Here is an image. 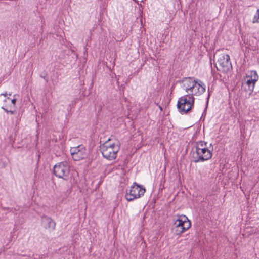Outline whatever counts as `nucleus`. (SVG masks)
I'll return each instance as SVG.
<instances>
[{"instance_id":"obj_1","label":"nucleus","mask_w":259,"mask_h":259,"mask_svg":"<svg viewBox=\"0 0 259 259\" xmlns=\"http://www.w3.org/2000/svg\"><path fill=\"white\" fill-rule=\"evenodd\" d=\"M181 88L186 93V95L198 96L205 91V85L200 80L192 77H185L179 81Z\"/></svg>"},{"instance_id":"obj_2","label":"nucleus","mask_w":259,"mask_h":259,"mask_svg":"<svg viewBox=\"0 0 259 259\" xmlns=\"http://www.w3.org/2000/svg\"><path fill=\"white\" fill-rule=\"evenodd\" d=\"M119 150V142L118 141L112 142L110 139L100 146V151L103 157L108 160H114Z\"/></svg>"},{"instance_id":"obj_3","label":"nucleus","mask_w":259,"mask_h":259,"mask_svg":"<svg viewBox=\"0 0 259 259\" xmlns=\"http://www.w3.org/2000/svg\"><path fill=\"white\" fill-rule=\"evenodd\" d=\"M191 222L185 215H177L174 219L172 231L177 235H180L191 227Z\"/></svg>"},{"instance_id":"obj_4","label":"nucleus","mask_w":259,"mask_h":259,"mask_svg":"<svg viewBox=\"0 0 259 259\" xmlns=\"http://www.w3.org/2000/svg\"><path fill=\"white\" fill-rule=\"evenodd\" d=\"M195 158L194 160L195 162L199 161H204L209 160L212 157V152L207 147V143L202 141H199L197 143L195 146Z\"/></svg>"},{"instance_id":"obj_5","label":"nucleus","mask_w":259,"mask_h":259,"mask_svg":"<svg viewBox=\"0 0 259 259\" xmlns=\"http://www.w3.org/2000/svg\"><path fill=\"white\" fill-rule=\"evenodd\" d=\"M194 97L189 95H184L178 101L177 108L181 114L187 113L194 106Z\"/></svg>"},{"instance_id":"obj_6","label":"nucleus","mask_w":259,"mask_h":259,"mask_svg":"<svg viewBox=\"0 0 259 259\" xmlns=\"http://www.w3.org/2000/svg\"><path fill=\"white\" fill-rule=\"evenodd\" d=\"M70 173V166L67 162H60L54 166V175L65 180H67Z\"/></svg>"},{"instance_id":"obj_7","label":"nucleus","mask_w":259,"mask_h":259,"mask_svg":"<svg viewBox=\"0 0 259 259\" xmlns=\"http://www.w3.org/2000/svg\"><path fill=\"white\" fill-rule=\"evenodd\" d=\"M145 191L146 190L143 186L138 185L135 182L131 187L129 192L126 193L125 198L128 201H133L143 196Z\"/></svg>"},{"instance_id":"obj_8","label":"nucleus","mask_w":259,"mask_h":259,"mask_svg":"<svg viewBox=\"0 0 259 259\" xmlns=\"http://www.w3.org/2000/svg\"><path fill=\"white\" fill-rule=\"evenodd\" d=\"M214 56L217 57V65L218 69L223 71H228L231 68L232 65L230 62V56L225 53L216 52Z\"/></svg>"},{"instance_id":"obj_9","label":"nucleus","mask_w":259,"mask_h":259,"mask_svg":"<svg viewBox=\"0 0 259 259\" xmlns=\"http://www.w3.org/2000/svg\"><path fill=\"white\" fill-rule=\"evenodd\" d=\"M70 151L73 159L75 161L82 159L87 156L86 149L82 145L71 147Z\"/></svg>"},{"instance_id":"obj_10","label":"nucleus","mask_w":259,"mask_h":259,"mask_svg":"<svg viewBox=\"0 0 259 259\" xmlns=\"http://www.w3.org/2000/svg\"><path fill=\"white\" fill-rule=\"evenodd\" d=\"M258 79V75L255 70L248 71L244 79L245 83L248 86L249 90L251 93L254 88L255 84Z\"/></svg>"},{"instance_id":"obj_11","label":"nucleus","mask_w":259,"mask_h":259,"mask_svg":"<svg viewBox=\"0 0 259 259\" xmlns=\"http://www.w3.org/2000/svg\"><path fill=\"white\" fill-rule=\"evenodd\" d=\"M42 224L46 229L54 230L56 226V223L50 218L42 217L41 218Z\"/></svg>"},{"instance_id":"obj_12","label":"nucleus","mask_w":259,"mask_h":259,"mask_svg":"<svg viewBox=\"0 0 259 259\" xmlns=\"http://www.w3.org/2000/svg\"><path fill=\"white\" fill-rule=\"evenodd\" d=\"M252 23L253 24L259 23V9L257 10L256 13L253 17Z\"/></svg>"},{"instance_id":"obj_13","label":"nucleus","mask_w":259,"mask_h":259,"mask_svg":"<svg viewBox=\"0 0 259 259\" xmlns=\"http://www.w3.org/2000/svg\"><path fill=\"white\" fill-rule=\"evenodd\" d=\"M5 112H6L7 113H10L11 114H14V111H12V110H8V109H6L4 107H2V108Z\"/></svg>"},{"instance_id":"obj_14","label":"nucleus","mask_w":259,"mask_h":259,"mask_svg":"<svg viewBox=\"0 0 259 259\" xmlns=\"http://www.w3.org/2000/svg\"><path fill=\"white\" fill-rule=\"evenodd\" d=\"M12 103L15 106L16 102V99H13L11 101Z\"/></svg>"},{"instance_id":"obj_15","label":"nucleus","mask_w":259,"mask_h":259,"mask_svg":"<svg viewBox=\"0 0 259 259\" xmlns=\"http://www.w3.org/2000/svg\"><path fill=\"white\" fill-rule=\"evenodd\" d=\"M7 92H6V93H5L1 94V95H3V96H5H5H7Z\"/></svg>"},{"instance_id":"obj_16","label":"nucleus","mask_w":259,"mask_h":259,"mask_svg":"<svg viewBox=\"0 0 259 259\" xmlns=\"http://www.w3.org/2000/svg\"><path fill=\"white\" fill-rule=\"evenodd\" d=\"M134 1H136V2H139V1L142 2V1H143V0H134Z\"/></svg>"}]
</instances>
